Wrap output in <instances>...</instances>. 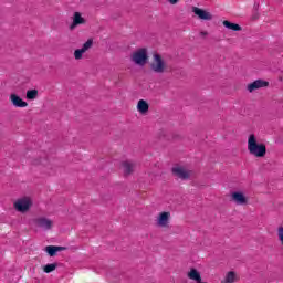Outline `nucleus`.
Wrapping results in <instances>:
<instances>
[{
  "instance_id": "13",
  "label": "nucleus",
  "mask_w": 283,
  "mask_h": 283,
  "mask_svg": "<svg viewBox=\"0 0 283 283\" xmlns=\"http://www.w3.org/2000/svg\"><path fill=\"white\" fill-rule=\"evenodd\" d=\"M35 224L40 229H44V231H50V229H52L53 222H52V220H50L45 217H40V218L35 219Z\"/></svg>"
},
{
  "instance_id": "10",
  "label": "nucleus",
  "mask_w": 283,
  "mask_h": 283,
  "mask_svg": "<svg viewBox=\"0 0 283 283\" xmlns=\"http://www.w3.org/2000/svg\"><path fill=\"white\" fill-rule=\"evenodd\" d=\"M9 101L13 105V107H20V108L28 107V102L23 101V98H21V96L17 95L14 93H12L9 96Z\"/></svg>"
},
{
  "instance_id": "14",
  "label": "nucleus",
  "mask_w": 283,
  "mask_h": 283,
  "mask_svg": "<svg viewBox=\"0 0 283 283\" xmlns=\"http://www.w3.org/2000/svg\"><path fill=\"white\" fill-rule=\"evenodd\" d=\"M77 25H85V19L81 15V12H75L73 15V22L70 25V30H74Z\"/></svg>"
},
{
  "instance_id": "21",
  "label": "nucleus",
  "mask_w": 283,
  "mask_h": 283,
  "mask_svg": "<svg viewBox=\"0 0 283 283\" xmlns=\"http://www.w3.org/2000/svg\"><path fill=\"white\" fill-rule=\"evenodd\" d=\"M56 263L46 264L43 266L44 273H52L53 271H56Z\"/></svg>"
},
{
  "instance_id": "19",
  "label": "nucleus",
  "mask_w": 283,
  "mask_h": 283,
  "mask_svg": "<svg viewBox=\"0 0 283 283\" xmlns=\"http://www.w3.org/2000/svg\"><path fill=\"white\" fill-rule=\"evenodd\" d=\"M235 282V272L230 271L226 274L224 280L221 283H234Z\"/></svg>"
},
{
  "instance_id": "11",
  "label": "nucleus",
  "mask_w": 283,
  "mask_h": 283,
  "mask_svg": "<svg viewBox=\"0 0 283 283\" xmlns=\"http://www.w3.org/2000/svg\"><path fill=\"white\" fill-rule=\"evenodd\" d=\"M120 167H122V171H123L124 176H132V174L136 169V163L129 161V160L122 161Z\"/></svg>"
},
{
  "instance_id": "23",
  "label": "nucleus",
  "mask_w": 283,
  "mask_h": 283,
  "mask_svg": "<svg viewBox=\"0 0 283 283\" xmlns=\"http://www.w3.org/2000/svg\"><path fill=\"white\" fill-rule=\"evenodd\" d=\"M168 3H170L171 6H176V3H178V0H167Z\"/></svg>"
},
{
  "instance_id": "22",
  "label": "nucleus",
  "mask_w": 283,
  "mask_h": 283,
  "mask_svg": "<svg viewBox=\"0 0 283 283\" xmlns=\"http://www.w3.org/2000/svg\"><path fill=\"white\" fill-rule=\"evenodd\" d=\"M32 165H35V166L43 165V167H45L48 165V159L46 158L34 159L32 161Z\"/></svg>"
},
{
  "instance_id": "6",
  "label": "nucleus",
  "mask_w": 283,
  "mask_h": 283,
  "mask_svg": "<svg viewBox=\"0 0 283 283\" xmlns=\"http://www.w3.org/2000/svg\"><path fill=\"white\" fill-rule=\"evenodd\" d=\"M171 223V212L163 211L159 212L156 219V226L159 229H169V224Z\"/></svg>"
},
{
  "instance_id": "16",
  "label": "nucleus",
  "mask_w": 283,
  "mask_h": 283,
  "mask_svg": "<svg viewBox=\"0 0 283 283\" xmlns=\"http://www.w3.org/2000/svg\"><path fill=\"white\" fill-rule=\"evenodd\" d=\"M65 247H59V245H48L45 248L46 253L50 255V258H54L59 251H65Z\"/></svg>"
},
{
  "instance_id": "1",
  "label": "nucleus",
  "mask_w": 283,
  "mask_h": 283,
  "mask_svg": "<svg viewBox=\"0 0 283 283\" xmlns=\"http://www.w3.org/2000/svg\"><path fill=\"white\" fill-rule=\"evenodd\" d=\"M248 151L255 158H264V156H266V145L258 143V137L251 134L248 137Z\"/></svg>"
},
{
  "instance_id": "18",
  "label": "nucleus",
  "mask_w": 283,
  "mask_h": 283,
  "mask_svg": "<svg viewBox=\"0 0 283 283\" xmlns=\"http://www.w3.org/2000/svg\"><path fill=\"white\" fill-rule=\"evenodd\" d=\"M224 28H227L228 30H232V32H241L242 27H240V24L238 23H232L228 20L222 22Z\"/></svg>"
},
{
  "instance_id": "7",
  "label": "nucleus",
  "mask_w": 283,
  "mask_h": 283,
  "mask_svg": "<svg viewBox=\"0 0 283 283\" xmlns=\"http://www.w3.org/2000/svg\"><path fill=\"white\" fill-rule=\"evenodd\" d=\"M94 45V40L93 39H88L81 49H76L74 51V59L75 61H81V59H83V54H85V52L92 50V46Z\"/></svg>"
},
{
  "instance_id": "9",
  "label": "nucleus",
  "mask_w": 283,
  "mask_h": 283,
  "mask_svg": "<svg viewBox=\"0 0 283 283\" xmlns=\"http://www.w3.org/2000/svg\"><path fill=\"white\" fill-rule=\"evenodd\" d=\"M192 12L193 14H196V17L201 19V21H211V19H213V15L211 14V12H208L207 10L200 9L198 7H193Z\"/></svg>"
},
{
  "instance_id": "4",
  "label": "nucleus",
  "mask_w": 283,
  "mask_h": 283,
  "mask_svg": "<svg viewBox=\"0 0 283 283\" xmlns=\"http://www.w3.org/2000/svg\"><path fill=\"white\" fill-rule=\"evenodd\" d=\"M171 174L178 180H189L193 171L187 169L185 166H175L171 168Z\"/></svg>"
},
{
  "instance_id": "8",
  "label": "nucleus",
  "mask_w": 283,
  "mask_h": 283,
  "mask_svg": "<svg viewBox=\"0 0 283 283\" xmlns=\"http://www.w3.org/2000/svg\"><path fill=\"white\" fill-rule=\"evenodd\" d=\"M263 87H269V82L264 80H255L254 82L247 85V90L250 92V94H253L255 90H262Z\"/></svg>"
},
{
  "instance_id": "20",
  "label": "nucleus",
  "mask_w": 283,
  "mask_h": 283,
  "mask_svg": "<svg viewBox=\"0 0 283 283\" xmlns=\"http://www.w3.org/2000/svg\"><path fill=\"white\" fill-rule=\"evenodd\" d=\"M39 97V91L36 88L27 91L28 101H35Z\"/></svg>"
},
{
  "instance_id": "3",
  "label": "nucleus",
  "mask_w": 283,
  "mask_h": 283,
  "mask_svg": "<svg viewBox=\"0 0 283 283\" xmlns=\"http://www.w3.org/2000/svg\"><path fill=\"white\" fill-rule=\"evenodd\" d=\"M130 61L139 67H145V65H147L149 61V54L147 53V49L142 48L133 52L130 55Z\"/></svg>"
},
{
  "instance_id": "17",
  "label": "nucleus",
  "mask_w": 283,
  "mask_h": 283,
  "mask_svg": "<svg viewBox=\"0 0 283 283\" xmlns=\"http://www.w3.org/2000/svg\"><path fill=\"white\" fill-rule=\"evenodd\" d=\"M137 111L139 114H147L149 112V104L145 99H139L137 103Z\"/></svg>"
},
{
  "instance_id": "15",
  "label": "nucleus",
  "mask_w": 283,
  "mask_h": 283,
  "mask_svg": "<svg viewBox=\"0 0 283 283\" xmlns=\"http://www.w3.org/2000/svg\"><path fill=\"white\" fill-rule=\"evenodd\" d=\"M187 277L189 280H192V282H196V283H207L202 281V276L200 275V272H198V270L193 268L188 272Z\"/></svg>"
},
{
  "instance_id": "2",
  "label": "nucleus",
  "mask_w": 283,
  "mask_h": 283,
  "mask_svg": "<svg viewBox=\"0 0 283 283\" xmlns=\"http://www.w3.org/2000/svg\"><path fill=\"white\" fill-rule=\"evenodd\" d=\"M149 69L155 74H165L167 72V62L163 59V55L155 53L151 57Z\"/></svg>"
},
{
  "instance_id": "12",
  "label": "nucleus",
  "mask_w": 283,
  "mask_h": 283,
  "mask_svg": "<svg viewBox=\"0 0 283 283\" xmlns=\"http://www.w3.org/2000/svg\"><path fill=\"white\" fill-rule=\"evenodd\" d=\"M231 200H232V202H234L239 206H244V205H248V202H249V200L247 199V196H244L243 192H239V191L231 193Z\"/></svg>"
},
{
  "instance_id": "5",
  "label": "nucleus",
  "mask_w": 283,
  "mask_h": 283,
  "mask_svg": "<svg viewBox=\"0 0 283 283\" xmlns=\"http://www.w3.org/2000/svg\"><path fill=\"white\" fill-rule=\"evenodd\" d=\"M13 207L20 213H27L32 208V198L22 197L14 201Z\"/></svg>"
}]
</instances>
